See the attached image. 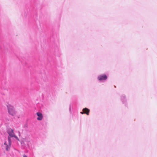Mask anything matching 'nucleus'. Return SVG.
<instances>
[{
  "label": "nucleus",
  "mask_w": 157,
  "mask_h": 157,
  "mask_svg": "<svg viewBox=\"0 0 157 157\" xmlns=\"http://www.w3.org/2000/svg\"><path fill=\"white\" fill-rule=\"evenodd\" d=\"M121 100L123 103H125L126 101V98L124 95H122L121 97Z\"/></svg>",
  "instance_id": "7"
},
{
  "label": "nucleus",
  "mask_w": 157,
  "mask_h": 157,
  "mask_svg": "<svg viewBox=\"0 0 157 157\" xmlns=\"http://www.w3.org/2000/svg\"><path fill=\"white\" fill-rule=\"evenodd\" d=\"M8 143L6 141L4 142V144L6 146V151H8L10 150L12 142L10 138L8 137Z\"/></svg>",
  "instance_id": "2"
},
{
  "label": "nucleus",
  "mask_w": 157,
  "mask_h": 157,
  "mask_svg": "<svg viewBox=\"0 0 157 157\" xmlns=\"http://www.w3.org/2000/svg\"><path fill=\"white\" fill-rule=\"evenodd\" d=\"M8 112L10 114L14 116L15 115L16 112L15 110L13 107L11 105H9L8 106Z\"/></svg>",
  "instance_id": "1"
},
{
  "label": "nucleus",
  "mask_w": 157,
  "mask_h": 157,
  "mask_svg": "<svg viewBox=\"0 0 157 157\" xmlns=\"http://www.w3.org/2000/svg\"><path fill=\"white\" fill-rule=\"evenodd\" d=\"M13 137H14L16 140H17L18 141H19V140L18 139V138L17 137V136H15V135H14V136H13Z\"/></svg>",
  "instance_id": "8"
},
{
  "label": "nucleus",
  "mask_w": 157,
  "mask_h": 157,
  "mask_svg": "<svg viewBox=\"0 0 157 157\" xmlns=\"http://www.w3.org/2000/svg\"><path fill=\"white\" fill-rule=\"evenodd\" d=\"M69 110H70V112H71V106H70V108H69Z\"/></svg>",
  "instance_id": "9"
},
{
  "label": "nucleus",
  "mask_w": 157,
  "mask_h": 157,
  "mask_svg": "<svg viewBox=\"0 0 157 157\" xmlns=\"http://www.w3.org/2000/svg\"><path fill=\"white\" fill-rule=\"evenodd\" d=\"M81 113L82 114H83V113H84V112H81Z\"/></svg>",
  "instance_id": "11"
},
{
  "label": "nucleus",
  "mask_w": 157,
  "mask_h": 157,
  "mask_svg": "<svg viewBox=\"0 0 157 157\" xmlns=\"http://www.w3.org/2000/svg\"><path fill=\"white\" fill-rule=\"evenodd\" d=\"M23 157H27V156L25 155H24Z\"/></svg>",
  "instance_id": "10"
},
{
  "label": "nucleus",
  "mask_w": 157,
  "mask_h": 157,
  "mask_svg": "<svg viewBox=\"0 0 157 157\" xmlns=\"http://www.w3.org/2000/svg\"><path fill=\"white\" fill-rule=\"evenodd\" d=\"M36 115L38 116L37 119L38 120H41L43 118V116L42 114L40 112H37Z\"/></svg>",
  "instance_id": "5"
},
{
  "label": "nucleus",
  "mask_w": 157,
  "mask_h": 157,
  "mask_svg": "<svg viewBox=\"0 0 157 157\" xmlns=\"http://www.w3.org/2000/svg\"><path fill=\"white\" fill-rule=\"evenodd\" d=\"M83 111L84 113H86L87 115H89L90 110L87 108H85L83 109Z\"/></svg>",
  "instance_id": "6"
},
{
  "label": "nucleus",
  "mask_w": 157,
  "mask_h": 157,
  "mask_svg": "<svg viewBox=\"0 0 157 157\" xmlns=\"http://www.w3.org/2000/svg\"><path fill=\"white\" fill-rule=\"evenodd\" d=\"M7 132L9 135L11 137H13V136H14V135H15L13 130L10 128L8 129L7 130Z\"/></svg>",
  "instance_id": "4"
},
{
  "label": "nucleus",
  "mask_w": 157,
  "mask_h": 157,
  "mask_svg": "<svg viewBox=\"0 0 157 157\" xmlns=\"http://www.w3.org/2000/svg\"><path fill=\"white\" fill-rule=\"evenodd\" d=\"M97 78L99 81H102L106 80L107 78V76L105 74H101L98 75Z\"/></svg>",
  "instance_id": "3"
}]
</instances>
